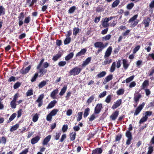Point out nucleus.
Here are the masks:
<instances>
[{
  "mask_svg": "<svg viewBox=\"0 0 154 154\" xmlns=\"http://www.w3.org/2000/svg\"><path fill=\"white\" fill-rule=\"evenodd\" d=\"M44 59H42L40 61L39 63L38 64L37 67V69H39V72L40 73V76H42L44 75L47 72V70L46 69L43 68H41V66L44 61Z\"/></svg>",
  "mask_w": 154,
  "mask_h": 154,
  "instance_id": "obj_1",
  "label": "nucleus"
},
{
  "mask_svg": "<svg viewBox=\"0 0 154 154\" xmlns=\"http://www.w3.org/2000/svg\"><path fill=\"white\" fill-rule=\"evenodd\" d=\"M138 15L136 14L131 18L128 21L129 23H131L130 27L133 28L136 26L138 24L139 20H136L138 17Z\"/></svg>",
  "mask_w": 154,
  "mask_h": 154,
  "instance_id": "obj_2",
  "label": "nucleus"
},
{
  "mask_svg": "<svg viewBox=\"0 0 154 154\" xmlns=\"http://www.w3.org/2000/svg\"><path fill=\"white\" fill-rule=\"evenodd\" d=\"M81 70V68L76 67L70 70L69 73L70 75H78Z\"/></svg>",
  "mask_w": 154,
  "mask_h": 154,
  "instance_id": "obj_3",
  "label": "nucleus"
},
{
  "mask_svg": "<svg viewBox=\"0 0 154 154\" xmlns=\"http://www.w3.org/2000/svg\"><path fill=\"white\" fill-rule=\"evenodd\" d=\"M145 103L144 102L140 104L136 109L134 113V116H136L138 115L143 108Z\"/></svg>",
  "mask_w": 154,
  "mask_h": 154,
  "instance_id": "obj_4",
  "label": "nucleus"
},
{
  "mask_svg": "<svg viewBox=\"0 0 154 154\" xmlns=\"http://www.w3.org/2000/svg\"><path fill=\"white\" fill-rule=\"evenodd\" d=\"M126 136L127 137L126 142V144L128 145H129L131 144V141L132 140L133 137L131 132L129 131H127L126 132Z\"/></svg>",
  "mask_w": 154,
  "mask_h": 154,
  "instance_id": "obj_5",
  "label": "nucleus"
},
{
  "mask_svg": "<svg viewBox=\"0 0 154 154\" xmlns=\"http://www.w3.org/2000/svg\"><path fill=\"white\" fill-rule=\"evenodd\" d=\"M102 108V104L101 103L97 104L94 109V113L95 114H99Z\"/></svg>",
  "mask_w": 154,
  "mask_h": 154,
  "instance_id": "obj_6",
  "label": "nucleus"
},
{
  "mask_svg": "<svg viewBox=\"0 0 154 154\" xmlns=\"http://www.w3.org/2000/svg\"><path fill=\"white\" fill-rule=\"evenodd\" d=\"M112 50V48L111 46H109L106 50L104 55V57H109L111 54Z\"/></svg>",
  "mask_w": 154,
  "mask_h": 154,
  "instance_id": "obj_7",
  "label": "nucleus"
},
{
  "mask_svg": "<svg viewBox=\"0 0 154 154\" xmlns=\"http://www.w3.org/2000/svg\"><path fill=\"white\" fill-rule=\"evenodd\" d=\"M94 46L96 48H104L106 46H105L102 42H97L94 44Z\"/></svg>",
  "mask_w": 154,
  "mask_h": 154,
  "instance_id": "obj_8",
  "label": "nucleus"
},
{
  "mask_svg": "<svg viewBox=\"0 0 154 154\" xmlns=\"http://www.w3.org/2000/svg\"><path fill=\"white\" fill-rule=\"evenodd\" d=\"M151 20V19L149 17H147V18L143 20V23L145 25V27H147L149 26V23Z\"/></svg>",
  "mask_w": 154,
  "mask_h": 154,
  "instance_id": "obj_9",
  "label": "nucleus"
},
{
  "mask_svg": "<svg viewBox=\"0 0 154 154\" xmlns=\"http://www.w3.org/2000/svg\"><path fill=\"white\" fill-rule=\"evenodd\" d=\"M122 100H119L115 102L112 106V109H115L119 107L121 103Z\"/></svg>",
  "mask_w": 154,
  "mask_h": 154,
  "instance_id": "obj_10",
  "label": "nucleus"
},
{
  "mask_svg": "<svg viewBox=\"0 0 154 154\" xmlns=\"http://www.w3.org/2000/svg\"><path fill=\"white\" fill-rule=\"evenodd\" d=\"M123 63V66L125 68V60L124 59L122 60H119L117 63L116 67L117 68H119L121 65L122 63Z\"/></svg>",
  "mask_w": 154,
  "mask_h": 154,
  "instance_id": "obj_11",
  "label": "nucleus"
},
{
  "mask_svg": "<svg viewBox=\"0 0 154 154\" xmlns=\"http://www.w3.org/2000/svg\"><path fill=\"white\" fill-rule=\"evenodd\" d=\"M51 138V136L49 135L46 137L44 140L42 142V144L44 145H46L50 141Z\"/></svg>",
  "mask_w": 154,
  "mask_h": 154,
  "instance_id": "obj_12",
  "label": "nucleus"
},
{
  "mask_svg": "<svg viewBox=\"0 0 154 154\" xmlns=\"http://www.w3.org/2000/svg\"><path fill=\"white\" fill-rule=\"evenodd\" d=\"M104 58L105 59L103 62L102 63V65H105L107 64H109L112 62V60L111 59L108 58V57Z\"/></svg>",
  "mask_w": 154,
  "mask_h": 154,
  "instance_id": "obj_13",
  "label": "nucleus"
},
{
  "mask_svg": "<svg viewBox=\"0 0 154 154\" xmlns=\"http://www.w3.org/2000/svg\"><path fill=\"white\" fill-rule=\"evenodd\" d=\"M87 51V49L85 48L82 49L79 52L76 54V57H79L85 54Z\"/></svg>",
  "mask_w": 154,
  "mask_h": 154,
  "instance_id": "obj_14",
  "label": "nucleus"
},
{
  "mask_svg": "<svg viewBox=\"0 0 154 154\" xmlns=\"http://www.w3.org/2000/svg\"><path fill=\"white\" fill-rule=\"evenodd\" d=\"M58 92V90L57 89H56L53 91L51 94V97L53 99H56V95L57 94Z\"/></svg>",
  "mask_w": 154,
  "mask_h": 154,
  "instance_id": "obj_15",
  "label": "nucleus"
},
{
  "mask_svg": "<svg viewBox=\"0 0 154 154\" xmlns=\"http://www.w3.org/2000/svg\"><path fill=\"white\" fill-rule=\"evenodd\" d=\"M40 137L39 136H37L32 138L31 141V143L32 144H34L37 143L39 140Z\"/></svg>",
  "mask_w": 154,
  "mask_h": 154,
  "instance_id": "obj_16",
  "label": "nucleus"
},
{
  "mask_svg": "<svg viewBox=\"0 0 154 154\" xmlns=\"http://www.w3.org/2000/svg\"><path fill=\"white\" fill-rule=\"evenodd\" d=\"M91 59V57H88L84 61L82 64L83 67H85L88 64Z\"/></svg>",
  "mask_w": 154,
  "mask_h": 154,
  "instance_id": "obj_17",
  "label": "nucleus"
},
{
  "mask_svg": "<svg viewBox=\"0 0 154 154\" xmlns=\"http://www.w3.org/2000/svg\"><path fill=\"white\" fill-rule=\"evenodd\" d=\"M102 21V26L103 27H106L109 26V24L108 23V21L107 20H106L105 18L104 19H103Z\"/></svg>",
  "mask_w": 154,
  "mask_h": 154,
  "instance_id": "obj_18",
  "label": "nucleus"
},
{
  "mask_svg": "<svg viewBox=\"0 0 154 154\" xmlns=\"http://www.w3.org/2000/svg\"><path fill=\"white\" fill-rule=\"evenodd\" d=\"M149 85V82L147 80H145L144 81L142 84V88L143 89H145L147 86Z\"/></svg>",
  "mask_w": 154,
  "mask_h": 154,
  "instance_id": "obj_19",
  "label": "nucleus"
},
{
  "mask_svg": "<svg viewBox=\"0 0 154 154\" xmlns=\"http://www.w3.org/2000/svg\"><path fill=\"white\" fill-rule=\"evenodd\" d=\"M48 82V80H46L42 81L39 83L38 85V87L39 88H42L46 85L47 84V83Z\"/></svg>",
  "mask_w": 154,
  "mask_h": 154,
  "instance_id": "obj_20",
  "label": "nucleus"
},
{
  "mask_svg": "<svg viewBox=\"0 0 154 154\" xmlns=\"http://www.w3.org/2000/svg\"><path fill=\"white\" fill-rule=\"evenodd\" d=\"M57 103L56 101L55 100H53L51 101L49 104L48 105L47 107V109H50L53 107L55 105V104Z\"/></svg>",
  "mask_w": 154,
  "mask_h": 154,
  "instance_id": "obj_21",
  "label": "nucleus"
},
{
  "mask_svg": "<svg viewBox=\"0 0 154 154\" xmlns=\"http://www.w3.org/2000/svg\"><path fill=\"white\" fill-rule=\"evenodd\" d=\"M102 152V150L101 148H97L93 151L92 154H100Z\"/></svg>",
  "mask_w": 154,
  "mask_h": 154,
  "instance_id": "obj_22",
  "label": "nucleus"
},
{
  "mask_svg": "<svg viewBox=\"0 0 154 154\" xmlns=\"http://www.w3.org/2000/svg\"><path fill=\"white\" fill-rule=\"evenodd\" d=\"M141 97V95L140 94H139L134 97V100L135 103H136V105L137 104L139 100Z\"/></svg>",
  "mask_w": 154,
  "mask_h": 154,
  "instance_id": "obj_23",
  "label": "nucleus"
},
{
  "mask_svg": "<svg viewBox=\"0 0 154 154\" xmlns=\"http://www.w3.org/2000/svg\"><path fill=\"white\" fill-rule=\"evenodd\" d=\"M119 112L116 111L111 115L110 117L112 120H115L118 116Z\"/></svg>",
  "mask_w": 154,
  "mask_h": 154,
  "instance_id": "obj_24",
  "label": "nucleus"
},
{
  "mask_svg": "<svg viewBox=\"0 0 154 154\" xmlns=\"http://www.w3.org/2000/svg\"><path fill=\"white\" fill-rule=\"evenodd\" d=\"M67 89V86L66 85H64L63 88L61 89V90L59 93V95L60 96H62L65 92Z\"/></svg>",
  "mask_w": 154,
  "mask_h": 154,
  "instance_id": "obj_25",
  "label": "nucleus"
},
{
  "mask_svg": "<svg viewBox=\"0 0 154 154\" xmlns=\"http://www.w3.org/2000/svg\"><path fill=\"white\" fill-rule=\"evenodd\" d=\"M73 53L71 52L66 57L65 60L66 61H68L72 58L73 57Z\"/></svg>",
  "mask_w": 154,
  "mask_h": 154,
  "instance_id": "obj_26",
  "label": "nucleus"
},
{
  "mask_svg": "<svg viewBox=\"0 0 154 154\" xmlns=\"http://www.w3.org/2000/svg\"><path fill=\"white\" fill-rule=\"evenodd\" d=\"M76 133L75 132L71 133L70 135V140L72 141L74 140L75 138Z\"/></svg>",
  "mask_w": 154,
  "mask_h": 154,
  "instance_id": "obj_27",
  "label": "nucleus"
},
{
  "mask_svg": "<svg viewBox=\"0 0 154 154\" xmlns=\"http://www.w3.org/2000/svg\"><path fill=\"white\" fill-rule=\"evenodd\" d=\"M19 125L18 124H16L14 125L10 129V131L11 132H13L15 130H16L19 127Z\"/></svg>",
  "mask_w": 154,
  "mask_h": 154,
  "instance_id": "obj_28",
  "label": "nucleus"
},
{
  "mask_svg": "<svg viewBox=\"0 0 154 154\" xmlns=\"http://www.w3.org/2000/svg\"><path fill=\"white\" fill-rule=\"evenodd\" d=\"M90 111V109L89 108H87L85 110L84 113V118L86 117L89 114Z\"/></svg>",
  "mask_w": 154,
  "mask_h": 154,
  "instance_id": "obj_29",
  "label": "nucleus"
},
{
  "mask_svg": "<svg viewBox=\"0 0 154 154\" xmlns=\"http://www.w3.org/2000/svg\"><path fill=\"white\" fill-rule=\"evenodd\" d=\"M31 68L30 66H28L24 70H22V73L25 74L28 72Z\"/></svg>",
  "mask_w": 154,
  "mask_h": 154,
  "instance_id": "obj_30",
  "label": "nucleus"
},
{
  "mask_svg": "<svg viewBox=\"0 0 154 154\" xmlns=\"http://www.w3.org/2000/svg\"><path fill=\"white\" fill-rule=\"evenodd\" d=\"M5 13V8L2 6H0V16L4 15Z\"/></svg>",
  "mask_w": 154,
  "mask_h": 154,
  "instance_id": "obj_31",
  "label": "nucleus"
},
{
  "mask_svg": "<svg viewBox=\"0 0 154 154\" xmlns=\"http://www.w3.org/2000/svg\"><path fill=\"white\" fill-rule=\"evenodd\" d=\"M58 111V110L57 109H54L52 110L50 113L52 116H54L57 114Z\"/></svg>",
  "mask_w": 154,
  "mask_h": 154,
  "instance_id": "obj_32",
  "label": "nucleus"
},
{
  "mask_svg": "<svg viewBox=\"0 0 154 154\" xmlns=\"http://www.w3.org/2000/svg\"><path fill=\"white\" fill-rule=\"evenodd\" d=\"M16 114L15 113L12 114L9 118V121L8 122V123H9L10 122L12 121L16 117Z\"/></svg>",
  "mask_w": 154,
  "mask_h": 154,
  "instance_id": "obj_33",
  "label": "nucleus"
},
{
  "mask_svg": "<svg viewBox=\"0 0 154 154\" xmlns=\"http://www.w3.org/2000/svg\"><path fill=\"white\" fill-rule=\"evenodd\" d=\"M112 78V75H109L105 79V82L106 83L108 82Z\"/></svg>",
  "mask_w": 154,
  "mask_h": 154,
  "instance_id": "obj_34",
  "label": "nucleus"
},
{
  "mask_svg": "<svg viewBox=\"0 0 154 154\" xmlns=\"http://www.w3.org/2000/svg\"><path fill=\"white\" fill-rule=\"evenodd\" d=\"M94 95L91 96L87 100V103L88 104H89L90 103H91L92 101L94 100Z\"/></svg>",
  "mask_w": 154,
  "mask_h": 154,
  "instance_id": "obj_35",
  "label": "nucleus"
},
{
  "mask_svg": "<svg viewBox=\"0 0 154 154\" xmlns=\"http://www.w3.org/2000/svg\"><path fill=\"white\" fill-rule=\"evenodd\" d=\"M116 63L115 62L112 63L110 68V71L112 72L114 71L116 68Z\"/></svg>",
  "mask_w": 154,
  "mask_h": 154,
  "instance_id": "obj_36",
  "label": "nucleus"
},
{
  "mask_svg": "<svg viewBox=\"0 0 154 154\" xmlns=\"http://www.w3.org/2000/svg\"><path fill=\"white\" fill-rule=\"evenodd\" d=\"M105 72L103 71L97 75V76L98 78H101L104 76L106 74Z\"/></svg>",
  "mask_w": 154,
  "mask_h": 154,
  "instance_id": "obj_37",
  "label": "nucleus"
},
{
  "mask_svg": "<svg viewBox=\"0 0 154 154\" xmlns=\"http://www.w3.org/2000/svg\"><path fill=\"white\" fill-rule=\"evenodd\" d=\"M119 0H116L114 1L112 5V8H115L119 4Z\"/></svg>",
  "mask_w": 154,
  "mask_h": 154,
  "instance_id": "obj_38",
  "label": "nucleus"
},
{
  "mask_svg": "<svg viewBox=\"0 0 154 154\" xmlns=\"http://www.w3.org/2000/svg\"><path fill=\"white\" fill-rule=\"evenodd\" d=\"M153 148L152 146H149L148 147V150L147 154H152L153 151Z\"/></svg>",
  "mask_w": 154,
  "mask_h": 154,
  "instance_id": "obj_39",
  "label": "nucleus"
},
{
  "mask_svg": "<svg viewBox=\"0 0 154 154\" xmlns=\"http://www.w3.org/2000/svg\"><path fill=\"white\" fill-rule=\"evenodd\" d=\"M16 101L12 100L10 103V105L12 108L15 109L16 107Z\"/></svg>",
  "mask_w": 154,
  "mask_h": 154,
  "instance_id": "obj_40",
  "label": "nucleus"
},
{
  "mask_svg": "<svg viewBox=\"0 0 154 154\" xmlns=\"http://www.w3.org/2000/svg\"><path fill=\"white\" fill-rule=\"evenodd\" d=\"M82 112H79L78 113V118L77 119V121H79L82 119Z\"/></svg>",
  "mask_w": 154,
  "mask_h": 154,
  "instance_id": "obj_41",
  "label": "nucleus"
},
{
  "mask_svg": "<svg viewBox=\"0 0 154 154\" xmlns=\"http://www.w3.org/2000/svg\"><path fill=\"white\" fill-rule=\"evenodd\" d=\"M76 9V7L75 6H73L69 8V10L68 12L69 13L71 14L72 13L75 11Z\"/></svg>",
  "mask_w": 154,
  "mask_h": 154,
  "instance_id": "obj_42",
  "label": "nucleus"
},
{
  "mask_svg": "<svg viewBox=\"0 0 154 154\" xmlns=\"http://www.w3.org/2000/svg\"><path fill=\"white\" fill-rule=\"evenodd\" d=\"M112 98V96L111 95H108L106 97L105 101L107 103H109L111 101Z\"/></svg>",
  "mask_w": 154,
  "mask_h": 154,
  "instance_id": "obj_43",
  "label": "nucleus"
},
{
  "mask_svg": "<svg viewBox=\"0 0 154 154\" xmlns=\"http://www.w3.org/2000/svg\"><path fill=\"white\" fill-rule=\"evenodd\" d=\"M124 92V90L122 89H121L118 90L116 93L118 95H120L123 94Z\"/></svg>",
  "mask_w": 154,
  "mask_h": 154,
  "instance_id": "obj_44",
  "label": "nucleus"
},
{
  "mask_svg": "<svg viewBox=\"0 0 154 154\" xmlns=\"http://www.w3.org/2000/svg\"><path fill=\"white\" fill-rule=\"evenodd\" d=\"M71 41V38L69 37H67L64 41V44L67 45L69 44Z\"/></svg>",
  "mask_w": 154,
  "mask_h": 154,
  "instance_id": "obj_45",
  "label": "nucleus"
},
{
  "mask_svg": "<svg viewBox=\"0 0 154 154\" xmlns=\"http://www.w3.org/2000/svg\"><path fill=\"white\" fill-rule=\"evenodd\" d=\"M134 4L133 3H131L128 4L127 6V8L129 10L131 9L134 6Z\"/></svg>",
  "mask_w": 154,
  "mask_h": 154,
  "instance_id": "obj_46",
  "label": "nucleus"
},
{
  "mask_svg": "<svg viewBox=\"0 0 154 154\" xmlns=\"http://www.w3.org/2000/svg\"><path fill=\"white\" fill-rule=\"evenodd\" d=\"M30 17L29 16L25 18L24 23H28L30 21Z\"/></svg>",
  "mask_w": 154,
  "mask_h": 154,
  "instance_id": "obj_47",
  "label": "nucleus"
},
{
  "mask_svg": "<svg viewBox=\"0 0 154 154\" xmlns=\"http://www.w3.org/2000/svg\"><path fill=\"white\" fill-rule=\"evenodd\" d=\"M61 56V55L60 54H56L55 56H54L53 57V59L55 61L57 60L58 58H60Z\"/></svg>",
  "mask_w": 154,
  "mask_h": 154,
  "instance_id": "obj_48",
  "label": "nucleus"
},
{
  "mask_svg": "<svg viewBox=\"0 0 154 154\" xmlns=\"http://www.w3.org/2000/svg\"><path fill=\"white\" fill-rule=\"evenodd\" d=\"M134 77V75H132L126 79V82L128 83L133 80Z\"/></svg>",
  "mask_w": 154,
  "mask_h": 154,
  "instance_id": "obj_49",
  "label": "nucleus"
},
{
  "mask_svg": "<svg viewBox=\"0 0 154 154\" xmlns=\"http://www.w3.org/2000/svg\"><path fill=\"white\" fill-rule=\"evenodd\" d=\"M38 115L37 114H36L33 117L32 121L34 122H36L38 120Z\"/></svg>",
  "mask_w": 154,
  "mask_h": 154,
  "instance_id": "obj_50",
  "label": "nucleus"
},
{
  "mask_svg": "<svg viewBox=\"0 0 154 154\" xmlns=\"http://www.w3.org/2000/svg\"><path fill=\"white\" fill-rule=\"evenodd\" d=\"M52 116L49 113L48 114L46 117V120L47 121L51 122V119H52Z\"/></svg>",
  "mask_w": 154,
  "mask_h": 154,
  "instance_id": "obj_51",
  "label": "nucleus"
},
{
  "mask_svg": "<svg viewBox=\"0 0 154 154\" xmlns=\"http://www.w3.org/2000/svg\"><path fill=\"white\" fill-rule=\"evenodd\" d=\"M24 17V14L23 12L21 13L18 17V20H23Z\"/></svg>",
  "mask_w": 154,
  "mask_h": 154,
  "instance_id": "obj_52",
  "label": "nucleus"
},
{
  "mask_svg": "<svg viewBox=\"0 0 154 154\" xmlns=\"http://www.w3.org/2000/svg\"><path fill=\"white\" fill-rule=\"evenodd\" d=\"M44 96V94H43L40 95L39 96L38 99L36 100V102L42 101V100Z\"/></svg>",
  "mask_w": 154,
  "mask_h": 154,
  "instance_id": "obj_53",
  "label": "nucleus"
},
{
  "mask_svg": "<svg viewBox=\"0 0 154 154\" xmlns=\"http://www.w3.org/2000/svg\"><path fill=\"white\" fill-rule=\"evenodd\" d=\"M66 62L64 61H62L58 63V65L60 66H63L66 64Z\"/></svg>",
  "mask_w": 154,
  "mask_h": 154,
  "instance_id": "obj_54",
  "label": "nucleus"
},
{
  "mask_svg": "<svg viewBox=\"0 0 154 154\" xmlns=\"http://www.w3.org/2000/svg\"><path fill=\"white\" fill-rule=\"evenodd\" d=\"M106 91H104L103 92L100 94L99 96V97L100 98H101L104 97L106 95Z\"/></svg>",
  "mask_w": 154,
  "mask_h": 154,
  "instance_id": "obj_55",
  "label": "nucleus"
},
{
  "mask_svg": "<svg viewBox=\"0 0 154 154\" xmlns=\"http://www.w3.org/2000/svg\"><path fill=\"white\" fill-rule=\"evenodd\" d=\"M38 73H35L34 75V76L33 77H32V78L31 80V82H34L36 78L38 76Z\"/></svg>",
  "mask_w": 154,
  "mask_h": 154,
  "instance_id": "obj_56",
  "label": "nucleus"
},
{
  "mask_svg": "<svg viewBox=\"0 0 154 154\" xmlns=\"http://www.w3.org/2000/svg\"><path fill=\"white\" fill-rule=\"evenodd\" d=\"M68 129V125H65L63 126L62 130L63 132H66Z\"/></svg>",
  "mask_w": 154,
  "mask_h": 154,
  "instance_id": "obj_57",
  "label": "nucleus"
},
{
  "mask_svg": "<svg viewBox=\"0 0 154 154\" xmlns=\"http://www.w3.org/2000/svg\"><path fill=\"white\" fill-rule=\"evenodd\" d=\"M33 94V91L32 90H29L26 93L27 96H30Z\"/></svg>",
  "mask_w": 154,
  "mask_h": 154,
  "instance_id": "obj_58",
  "label": "nucleus"
},
{
  "mask_svg": "<svg viewBox=\"0 0 154 154\" xmlns=\"http://www.w3.org/2000/svg\"><path fill=\"white\" fill-rule=\"evenodd\" d=\"M111 35L109 34L103 37L102 38L103 39H105L106 40H108L110 39V38L111 37Z\"/></svg>",
  "mask_w": 154,
  "mask_h": 154,
  "instance_id": "obj_59",
  "label": "nucleus"
},
{
  "mask_svg": "<svg viewBox=\"0 0 154 154\" xmlns=\"http://www.w3.org/2000/svg\"><path fill=\"white\" fill-rule=\"evenodd\" d=\"M103 9L102 7L98 6L96 8V11L98 12H99L103 11Z\"/></svg>",
  "mask_w": 154,
  "mask_h": 154,
  "instance_id": "obj_60",
  "label": "nucleus"
},
{
  "mask_svg": "<svg viewBox=\"0 0 154 154\" xmlns=\"http://www.w3.org/2000/svg\"><path fill=\"white\" fill-rule=\"evenodd\" d=\"M140 48V46L139 45L135 47V48H134L133 50V53H136L139 49Z\"/></svg>",
  "mask_w": 154,
  "mask_h": 154,
  "instance_id": "obj_61",
  "label": "nucleus"
},
{
  "mask_svg": "<svg viewBox=\"0 0 154 154\" xmlns=\"http://www.w3.org/2000/svg\"><path fill=\"white\" fill-rule=\"evenodd\" d=\"M136 85V83L135 82H131L129 85V87L132 88L135 87Z\"/></svg>",
  "mask_w": 154,
  "mask_h": 154,
  "instance_id": "obj_62",
  "label": "nucleus"
},
{
  "mask_svg": "<svg viewBox=\"0 0 154 154\" xmlns=\"http://www.w3.org/2000/svg\"><path fill=\"white\" fill-rule=\"evenodd\" d=\"M147 120L144 118L143 117L141 118L139 122V123L140 124L142 123L146 122Z\"/></svg>",
  "mask_w": 154,
  "mask_h": 154,
  "instance_id": "obj_63",
  "label": "nucleus"
},
{
  "mask_svg": "<svg viewBox=\"0 0 154 154\" xmlns=\"http://www.w3.org/2000/svg\"><path fill=\"white\" fill-rule=\"evenodd\" d=\"M154 73V68H152L151 70L149 71V73L148 76H150L153 75V74Z\"/></svg>",
  "mask_w": 154,
  "mask_h": 154,
  "instance_id": "obj_64",
  "label": "nucleus"
}]
</instances>
